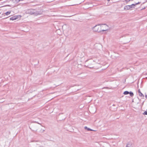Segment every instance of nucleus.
Instances as JSON below:
<instances>
[{
	"instance_id": "16",
	"label": "nucleus",
	"mask_w": 147,
	"mask_h": 147,
	"mask_svg": "<svg viewBox=\"0 0 147 147\" xmlns=\"http://www.w3.org/2000/svg\"><path fill=\"white\" fill-rule=\"evenodd\" d=\"M130 1V0H125V1L126 3H127L129 1Z\"/></svg>"
},
{
	"instance_id": "5",
	"label": "nucleus",
	"mask_w": 147,
	"mask_h": 147,
	"mask_svg": "<svg viewBox=\"0 0 147 147\" xmlns=\"http://www.w3.org/2000/svg\"><path fill=\"white\" fill-rule=\"evenodd\" d=\"M10 1H13L14 3H18L20 0H10Z\"/></svg>"
},
{
	"instance_id": "3",
	"label": "nucleus",
	"mask_w": 147,
	"mask_h": 147,
	"mask_svg": "<svg viewBox=\"0 0 147 147\" xmlns=\"http://www.w3.org/2000/svg\"><path fill=\"white\" fill-rule=\"evenodd\" d=\"M131 6L129 5L125 6L124 8L125 10H128L131 8Z\"/></svg>"
},
{
	"instance_id": "1",
	"label": "nucleus",
	"mask_w": 147,
	"mask_h": 147,
	"mask_svg": "<svg viewBox=\"0 0 147 147\" xmlns=\"http://www.w3.org/2000/svg\"><path fill=\"white\" fill-rule=\"evenodd\" d=\"M108 29V26L106 24H102L101 26L97 25L95 26L93 28V30L94 31L98 32L101 31H104L107 30Z\"/></svg>"
},
{
	"instance_id": "13",
	"label": "nucleus",
	"mask_w": 147,
	"mask_h": 147,
	"mask_svg": "<svg viewBox=\"0 0 147 147\" xmlns=\"http://www.w3.org/2000/svg\"><path fill=\"white\" fill-rule=\"evenodd\" d=\"M143 115H147V111H145L143 113Z\"/></svg>"
},
{
	"instance_id": "18",
	"label": "nucleus",
	"mask_w": 147,
	"mask_h": 147,
	"mask_svg": "<svg viewBox=\"0 0 147 147\" xmlns=\"http://www.w3.org/2000/svg\"><path fill=\"white\" fill-rule=\"evenodd\" d=\"M145 97L146 98H147V95H145Z\"/></svg>"
},
{
	"instance_id": "11",
	"label": "nucleus",
	"mask_w": 147,
	"mask_h": 147,
	"mask_svg": "<svg viewBox=\"0 0 147 147\" xmlns=\"http://www.w3.org/2000/svg\"><path fill=\"white\" fill-rule=\"evenodd\" d=\"M129 6H131V8H134V4H132L131 5H129Z\"/></svg>"
},
{
	"instance_id": "14",
	"label": "nucleus",
	"mask_w": 147,
	"mask_h": 147,
	"mask_svg": "<svg viewBox=\"0 0 147 147\" xmlns=\"http://www.w3.org/2000/svg\"><path fill=\"white\" fill-rule=\"evenodd\" d=\"M140 2H138V3H136L135 4H134V6L135 5H138V4H140Z\"/></svg>"
},
{
	"instance_id": "15",
	"label": "nucleus",
	"mask_w": 147,
	"mask_h": 147,
	"mask_svg": "<svg viewBox=\"0 0 147 147\" xmlns=\"http://www.w3.org/2000/svg\"><path fill=\"white\" fill-rule=\"evenodd\" d=\"M138 92L139 93V94L140 93H141V92H140V89H138Z\"/></svg>"
},
{
	"instance_id": "2",
	"label": "nucleus",
	"mask_w": 147,
	"mask_h": 147,
	"mask_svg": "<svg viewBox=\"0 0 147 147\" xmlns=\"http://www.w3.org/2000/svg\"><path fill=\"white\" fill-rule=\"evenodd\" d=\"M18 17L17 16H14L10 18V20H14L18 19Z\"/></svg>"
},
{
	"instance_id": "17",
	"label": "nucleus",
	"mask_w": 147,
	"mask_h": 147,
	"mask_svg": "<svg viewBox=\"0 0 147 147\" xmlns=\"http://www.w3.org/2000/svg\"><path fill=\"white\" fill-rule=\"evenodd\" d=\"M105 28H106V27H105L104 26L103 27V28H102V29H105Z\"/></svg>"
},
{
	"instance_id": "21",
	"label": "nucleus",
	"mask_w": 147,
	"mask_h": 147,
	"mask_svg": "<svg viewBox=\"0 0 147 147\" xmlns=\"http://www.w3.org/2000/svg\"><path fill=\"white\" fill-rule=\"evenodd\" d=\"M108 0V1H110V0Z\"/></svg>"
},
{
	"instance_id": "10",
	"label": "nucleus",
	"mask_w": 147,
	"mask_h": 147,
	"mask_svg": "<svg viewBox=\"0 0 147 147\" xmlns=\"http://www.w3.org/2000/svg\"><path fill=\"white\" fill-rule=\"evenodd\" d=\"M11 13V11H8L6 12L5 13V14L6 15H9V14H10Z\"/></svg>"
},
{
	"instance_id": "12",
	"label": "nucleus",
	"mask_w": 147,
	"mask_h": 147,
	"mask_svg": "<svg viewBox=\"0 0 147 147\" xmlns=\"http://www.w3.org/2000/svg\"><path fill=\"white\" fill-rule=\"evenodd\" d=\"M87 67H89V68H91L92 67H93L91 65H87Z\"/></svg>"
},
{
	"instance_id": "4",
	"label": "nucleus",
	"mask_w": 147,
	"mask_h": 147,
	"mask_svg": "<svg viewBox=\"0 0 147 147\" xmlns=\"http://www.w3.org/2000/svg\"><path fill=\"white\" fill-rule=\"evenodd\" d=\"M84 129H86L88 131H94V130L90 129V128H88L86 126H85L84 127Z\"/></svg>"
},
{
	"instance_id": "6",
	"label": "nucleus",
	"mask_w": 147,
	"mask_h": 147,
	"mask_svg": "<svg viewBox=\"0 0 147 147\" xmlns=\"http://www.w3.org/2000/svg\"><path fill=\"white\" fill-rule=\"evenodd\" d=\"M129 92L127 91L124 92L123 94L125 95H127L129 94Z\"/></svg>"
},
{
	"instance_id": "20",
	"label": "nucleus",
	"mask_w": 147,
	"mask_h": 147,
	"mask_svg": "<svg viewBox=\"0 0 147 147\" xmlns=\"http://www.w3.org/2000/svg\"><path fill=\"white\" fill-rule=\"evenodd\" d=\"M39 14V13H37V14H36V15H38V14Z\"/></svg>"
},
{
	"instance_id": "9",
	"label": "nucleus",
	"mask_w": 147,
	"mask_h": 147,
	"mask_svg": "<svg viewBox=\"0 0 147 147\" xmlns=\"http://www.w3.org/2000/svg\"><path fill=\"white\" fill-rule=\"evenodd\" d=\"M129 94L131 96H134L133 93L131 92H129Z\"/></svg>"
},
{
	"instance_id": "19",
	"label": "nucleus",
	"mask_w": 147,
	"mask_h": 147,
	"mask_svg": "<svg viewBox=\"0 0 147 147\" xmlns=\"http://www.w3.org/2000/svg\"><path fill=\"white\" fill-rule=\"evenodd\" d=\"M37 130V129H35V130H34V131H36Z\"/></svg>"
},
{
	"instance_id": "22",
	"label": "nucleus",
	"mask_w": 147,
	"mask_h": 147,
	"mask_svg": "<svg viewBox=\"0 0 147 147\" xmlns=\"http://www.w3.org/2000/svg\"><path fill=\"white\" fill-rule=\"evenodd\" d=\"M113 106H115V105H113Z\"/></svg>"
},
{
	"instance_id": "8",
	"label": "nucleus",
	"mask_w": 147,
	"mask_h": 147,
	"mask_svg": "<svg viewBox=\"0 0 147 147\" xmlns=\"http://www.w3.org/2000/svg\"><path fill=\"white\" fill-rule=\"evenodd\" d=\"M139 95L141 97H144V95L143 94H142L141 92L139 94Z\"/></svg>"
},
{
	"instance_id": "7",
	"label": "nucleus",
	"mask_w": 147,
	"mask_h": 147,
	"mask_svg": "<svg viewBox=\"0 0 147 147\" xmlns=\"http://www.w3.org/2000/svg\"><path fill=\"white\" fill-rule=\"evenodd\" d=\"M131 144H128L126 145V147H131Z\"/></svg>"
}]
</instances>
